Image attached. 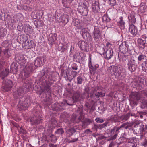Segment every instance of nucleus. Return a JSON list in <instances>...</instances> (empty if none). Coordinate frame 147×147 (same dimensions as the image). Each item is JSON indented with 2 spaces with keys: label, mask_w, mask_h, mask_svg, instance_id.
<instances>
[{
  "label": "nucleus",
  "mask_w": 147,
  "mask_h": 147,
  "mask_svg": "<svg viewBox=\"0 0 147 147\" xmlns=\"http://www.w3.org/2000/svg\"><path fill=\"white\" fill-rule=\"evenodd\" d=\"M130 104L132 106L136 105L137 104V101L140 100L142 97L141 94L139 92H131L130 95Z\"/></svg>",
  "instance_id": "obj_1"
},
{
  "label": "nucleus",
  "mask_w": 147,
  "mask_h": 147,
  "mask_svg": "<svg viewBox=\"0 0 147 147\" xmlns=\"http://www.w3.org/2000/svg\"><path fill=\"white\" fill-rule=\"evenodd\" d=\"M78 45L81 50L86 52L91 51L92 49V45L87 42L80 40L78 42Z\"/></svg>",
  "instance_id": "obj_2"
},
{
  "label": "nucleus",
  "mask_w": 147,
  "mask_h": 147,
  "mask_svg": "<svg viewBox=\"0 0 147 147\" xmlns=\"http://www.w3.org/2000/svg\"><path fill=\"white\" fill-rule=\"evenodd\" d=\"M13 86V83L11 80H3L2 85V90L4 92H7L11 89Z\"/></svg>",
  "instance_id": "obj_3"
},
{
  "label": "nucleus",
  "mask_w": 147,
  "mask_h": 147,
  "mask_svg": "<svg viewBox=\"0 0 147 147\" xmlns=\"http://www.w3.org/2000/svg\"><path fill=\"white\" fill-rule=\"evenodd\" d=\"M88 3L84 2L82 6H79L78 8V12L82 14V16H86L87 15L89 10L88 9Z\"/></svg>",
  "instance_id": "obj_4"
},
{
  "label": "nucleus",
  "mask_w": 147,
  "mask_h": 147,
  "mask_svg": "<svg viewBox=\"0 0 147 147\" xmlns=\"http://www.w3.org/2000/svg\"><path fill=\"white\" fill-rule=\"evenodd\" d=\"M30 104V101L28 99H26L24 101L21 99L17 106L19 110H22L26 109Z\"/></svg>",
  "instance_id": "obj_5"
},
{
  "label": "nucleus",
  "mask_w": 147,
  "mask_h": 147,
  "mask_svg": "<svg viewBox=\"0 0 147 147\" xmlns=\"http://www.w3.org/2000/svg\"><path fill=\"white\" fill-rule=\"evenodd\" d=\"M32 70L31 67H27L20 73L19 75L20 77L23 80L25 79L29 76Z\"/></svg>",
  "instance_id": "obj_6"
},
{
  "label": "nucleus",
  "mask_w": 147,
  "mask_h": 147,
  "mask_svg": "<svg viewBox=\"0 0 147 147\" xmlns=\"http://www.w3.org/2000/svg\"><path fill=\"white\" fill-rule=\"evenodd\" d=\"M27 91L26 88H24V86L22 87H20L14 93V97L16 98H18L20 96L23 95L24 93L26 92Z\"/></svg>",
  "instance_id": "obj_7"
},
{
  "label": "nucleus",
  "mask_w": 147,
  "mask_h": 147,
  "mask_svg": "<svg viewBox=\"0 0 147 147\" xmlns=\"http://www.w3.org/2000/svg\"><path fill=\"white\" fill-rule=\"evenodd\" d=\"M136 61L133 60H128L127 63V66L128 69L131 72H132L136 70L137 65H136Z\"/></svg>",
  "instance_id": "obj_8"
},
{
  "label": "nucleus",
  "mask_w": 147,
  "mask_h": 147,
  "mask_svg": "<svg viewBox=\"0 0 147 147\" xmlns=\"http://www.w3.org/2000/svg\"><path fill=\"white\" fill-rule=\"evenodd\" d=\"M42 119L40 117H34L28 119L27 120V122H29L32 125H35L40 123Z\"/></svg>",
  "instance_id": "obj_9"
},
{
  "label": "nucleus",
  "mask_w": 147,
  "mask_h": 147,
  "mask_svg": "<svg viewBox=\"0 0 147 147\" xmlns=\"http://www.w3.org/2000/svg\"><path fill=\"white\" fill-rule=\"evenodd\" d=\"M35 45L34 42L31 40L30 41H27L23 43L22 46L24 49H28L34 47Z\"/></svg>",
  "instance_id": "obj_10"
},
{
  "label": "nucleus",
  "mask_w": 147,
  "mask_h": 147,
  "mask_svg": "<svg viewBox=\"0 0 147 147\" xmlns=\"http://www.w3.org/2000/svg\"><path fill=\"white\" fill-rule=\"evenodd\" d=\"M44 62V58L42 57H39L34 60V63L36 67H39L42 65Z\"/></svg>",
  "instance_id": "obj_11"
},
{
  "label": "nucleus",
  "mask_w": 147,
  "mask_h": 147,
  "mask_svg": "<svg viewBox=\"0 0 147 147\" xmlns=\"http://www.w3.org/2000/svg\"><path fill=\"white\" fill-rule=\"evenodd\" d=\"M24 31L27 35L30 36V35L32 33V28L28 24H24Z\"/></svg>",
  "instance_id": "obj_12"
},
{
  "label": "nucleus",
  "mask_w": 147,
  "mask_h": 147,
  "mask_svg": "<svg viewBox=\"0 0 147 147\" xmlns=\"http://www.w3.org/2000/svg\"><path fill=\"white\" fill-rule=\"evenodd\" d=\"M69 20V16L66 14L62 15L59 18L60 22L62 23L64 25H65L68 23Z\"/></svg>",
  "instance_id": "obj_13"
},
{
  "label": "nucleus",
  "mask_w": 147,
  "mask_h": 147,
  "mask_svg": "<svg viewBox=\"0 0 147 147\" xmlns=\"http://www.w3.org/2000/svg\"><path fill=\"white\" fill-rule=\"evenodd\" d=\"M113 50L112 49H107L106 52L103 54L105 59L107 60L111 59L113 56Z\"/></svg>",
  "instance_id": "obj_14"
},
{
  "label": "nucleus",
  "mask_w": 147,
  "mask_h": 147,
  "mask_svg": "<svg viewBox=\"0 0 147 147\" xmlns=\"http://www.w3.org/2000/svg\"><path fill=\"white\" fill-rule=\"evenodd\" d=\"M72 105V104H69L67 102L66 100H64L62 102H61L59 103H56L55 104V105L57 106H59L61 109H65V107H64L67 105Z\"/></svg>",
  "instance_id": "obj_15"
},
{
  "label": "nucleus",
  "mask_w": 147,
  "mask_h": 147,
  "mask_svg": "<svg viewBox=\"0 0 147 147\" xmlns=\"http://www.w3.org/2000/svg\"><path fill=\"white\" fill-rule=\"evenodd\" d=\"M129 30L134 36H135L137 34L138 30L136 27L133 24L130 25Z\"/></svg>",
  "instance_id": "obj_16"
},
{
  "label": "nucleus",
  "mask_w": 147,
  "mask_h": 147,
  "mask_svg": "<svg viewBox=\"0 0 147 147\" xmlns=\"http://www.w3.org/2000/svg\"><path fill=\"white\" fill-rule=\"evenodd\" d=\"M125 24L123 18L122 17H120L117 22L118 25L121 29H124L125 28Z\"/></svg>",
  "instance_id": "obj_17"
},
{
  "label": "nucleus",
  "mask_w": 147,
  "mask_h": 147,
  "mask_svg": "<svg viewBox=\"0 0 147 147\" xmlns=\"http://www.w3.org/2000/svg\"><path fill=\"white\" fill-rule=\"evenodd\" d=\"M4 57L6 58H8L11 56L12 51L9 49H5L3 51Z\"/></svg>",
  "instance_id": "obj_18"
},
{
  "label": "nucleus",
  "mask_w": 147,
  "mask_h": 147,
  "mask_svg": "<svg viewBox=\"0 0 147 147\" xmlns=\"http://www.w3.org/2000/svg\"><path fill=\"white\" fill-rule=\"evenodd\" d=\"M88 66L90 71L91 74H92V73L96 71L95 68H94V66L92 64L90 55L89 57Z\"/></svg>",
  "instance_id": "obj_19"
},
{
  "label": "nucleus",
  "mask_w": 147,
  "mask_h": 147,
  "mask_svg": "<svg viewBox=\"0 0 147 147\" xmlns=\"http://www.w3.org/2000/svg\"><path fill=\"white\" fill-rule=\"evenodd\" d=\"M57 125L56 120L54 119H51L48 125V126L51 129H53Z\"/></svg>",
  "instance_id": "obj_20"
},
{
  "label": "nucleus",
  "mask_w": 147,
  "mask_h": 147,
  "mask_svg": "<svg viewBox=\"0 0 147 147\" xmlns=\"http://www.w3.org/2000/svg\"><path fill=\"white\" fill-rule=\"evenodd\" d=\"M66 76H65L66 79L71 82L73 78L71 75V74L70 71L69 69H67L65 71Z\"/></svg>",
  "instance_id": "obj_21"
},
{
  "label": "nucleus",
  "mask_w": 147,
  "mask_h": 147,
  "mask_svg": "<svg viewBox=\"0 0 147 147\" xmlns=\"http://www.w3.org/2000/svg\"><path fill=\"white\" fill-rule=\"evenodd\" d=\"M9 73L8 69H5V70L3 69L0 72V77L2 79H3L8 75Z\"/></svg>",
  "instance_id": "obj_22"
},
{
  "label": "nucleus",
  "mask_w": 147,
  "mask_h": 147,
  "mask_svg": "<svg viewBox=\"0 0 147 147\" xmlns=\"http://www.w3.org/2000/svg\"><path fill=\"white\" fill-rule=\"evenodd\" d=\"M73 99L74 101H80L82 99L81 95L79 92H76L74 94L73 97Z\"/></svg>",
  "instance_id": "obj_23"
},
{
  "label": "nucleus",
  "mask_w": 147,
  "mask_h": 147,
  "mask_svg": "<svg viewBox=\"0 0 147 147\" xmlns=\"http://www.w3.org/2000/svg\"><path fill=\"white\" fill-rule=\"evenodd\" d=\"M34 24L36 28H39L42 26L43 22L42 20H37L34 21Z\"/></svg>",
  "instance_id": "obj_24"
},
{
  "label": "nucleus",
  "mask_w": 147,
  "mask_h": 147,
  "mask_svg": "<svg viewBox=\"0 0 147 147\" xmlns=\"http://www.w3.org/2000/svg\"><path fill=\"white\" fill-rule=\"evenodd\" d=\"M119 49L120 51L124 54L127 51V47L125 44H122L120 45L119 47Z\"/></svg>",
  "instance_id": "obj_25"
},
{
  "label": "nucleus",
  "mask_w": 147,
  "mask_h": 147,
  "mask_svg": "<svg viewBox=\"0 0 147 147\" xmlns=\"http://www.w3.org/2000/svg\"><path fill=\"white\" fill-rule=\"evenodd\" d=\"M128 18L129 22L132 23H135L136 22V20L134 13L132 12L130 13L128 16Z\"/></svg>",
  "instance_id": "obj_26"
},
{
  "label": "nucleus",
  "mask_w": 147,
  "mask_h": 147,
  "mask_svg": "<svg viewBox=\"0 0 147 147\" xmlns=\"http://www.w3.org/2000/svg\"><path fill=\"white\" fill-rule=\"evenodd\" d=\"M89 94L88 89L87 88H85V92H83L81 95V98H82V99L85 98H88L89 97Z\"/></svg>",
  "instance_id": "obj_27"
},
{
  "label": "nucleus",
  "mask_w": 147,
  "mask_h": 147,
  "mask_svg": "<svg viewBox=\"0 0 147 147\" xmlns=\"http://www.w3.org/2000/svg\"><path fill=\"white\" fill-rule=\"evenodd\" d=\"M100 31L98 29L95 28L92 34V36L94 37H99L100 36Z\"/></svg>",
  "instance_id": "obj_28"
},
{
  "label": "nucleus",
  "mask_w": 147,
  "mask_h": 147,
  "mask_svg": "<svg viewBox=\"0 0 147 147\" xmlns=\"http://www.w3.org/2000/svg\"><path fill=\"white\" fill-rule=\"evenodd\" d=\"M130 115L133 116V115L131 113L129 112L127 114L123 115L121 116V118L123 120L125 121L127 120L129 117Z\"/></svg>",
  "instance_id": "obj_29"
},
{
  "label": "nucleus",
  "mask_w": 147,
  "mask_h": 147,
  "mask_svg": "<svg viewBox=\"0 0 147 147\" xmlns=\"http://www.w3.org/2000/svg\"><path fill=\"white\" fill-rule=\"evenodd\" d=\"M27 37H17L16 39L17 40V41L20 43L22 44L23 45V43H24L25 42L27 41Z\"/></svg>",
  "instance_id": "obj_30"
},
{
  "label": "nucleus",
  "mask_w": 147,
  "mask_h": 147,
  "mask_svg": "<svg viewBox=\"0 0 147 147\" xmlns=\"http://www.w3.org/2000/svg\"><path fill=\"white\" fill-rule=\"evenodd\" d=\"M102 20L103 22L108 23L110 22L111 19L110 18H108L107 15H104L102 17Z\"/></svg>",
  "instance_id": "obj_31"
},
{
  "label": "nucleus",
  "mask_w": 147,
  "mask_h": 147,
  "mask_svg": "<svg viewBox=\"0 0 147 147\" xmlns=\"http://www.w3.org/2000/svg\"><path fill=\"white\" fill-rule=\"evenodd\" d=\"M146 5L145 3H142L140 5V9L141 12H144L146 9Z\"/></svg>",
  "instance_id": "obj_32"
},
{
  "label": "nucleus",
  "mask_w": 147,
  "mask_h": 147,
  "mask_svg": "<svg viewBox=\"0 0 147 147\" xmlns=\"http://www.w3.org/2000/svg\"><path fill=\"white\" fill-rule=\"evenodd\" d=\"M132 126V124L131 123L127 122L123 124L121 126V127H123L125 129H127Z\"/></svg>",
  "instance_id": "obj_33"
},
{
  "label": "nucleus",
  "mask_w": 147,
  "mask_h": 147,
  "mask_svg": "<svg viewBox=\"0 0 147 147\" xmlns=\"http://www.w3.org/2000/svg\"><path fill=\"white\" fill-rule=\"evenodd\" d=\"M24 28L22 23H20L18 24L17 28L18 31H20L21 32H22L24 31Z\"/></svg>",
  "instance_id": "obj_34"
},
{
  "label": "nucleus",
  "mask_w": 147,
  "mask_h": 147,
  "mask_svg": "<svg viewBox=\"0 0 147 147\" xmlns=\"http://www.w3.org/2000/svg\"><path fill=\"white\" fill-rule=\"evenodd\" d=\"M92 11L95 13L98 12L100 10L99 6H98L92 5Z\"/></svg>",
  "instance_id": "obj_35"
},
{
  "label": "nucleus",
  "mask_w": 147,
  "mask_h": 147,
  "mask_svg": "<svg viewBox=\"0 0 147 147\" xmlns=\"http://www.w3.org/2000/svg\"><path fill=\"white\" fill-rule=\"evenodd\" d=\"M62 3L64 7L67 8L69 7V6L71 3H69V1L66 0H62Z\"/></svg>",
  "instance_id": "obj_36"
},
{
  "label": "nucleus",
  "mask_w": 147,
  "mask_h": 147,
  "mask_svg": "<svg viewBox=\"0 0 147 147\" xmlns=\"http://www.w3.org/2000/svg\"><path fill=\"white\" fill-rule=\"evenodd\" d=\"M18 59L20 61L23 63H25L26 62L25 59L22 55H20L18 57Z\"/></svg>",
  "instance_id": "obj_37"
},
{
  "label": "nucleus",
  "mask_w": 147,
  "mask_h": 147,
  "mask_svg": "<svg viewBox=\"0 0 147 147\" xmlns=\"http://www.w3.org/2000/svg\"><path fill=\"white\" fill-rule=\"evenodd\" d=\"M141 107L142 108H147V100H143L141 104Z\"/></svg>",
  "instance_id": "obj_38"
},
{
  "label": "nucleus",
  "mask_w": 147,
  "mask_h": 147,
  "mask_svg": "<svg viewBox=\"0 0 147 147\" xmlns=\"http://www.w3.org/2000/svg\"><path fill=\"white\" fill-rule=\"evenodd\" d=\"M84 81V78L81 76H78L77 79V83L78 84H81Z\"/></svg>",
  "instance_id": "obj_39"
},
{
  "label": "nucleus",
  "mask_w": 147,
  "mask_h": 147,
  "mask_svg": "<svg viewBox=\"0 0 147 147\" xmlns=\"http://www.w3.org/2000/svg\"><path fill=\"white\" fill-rule=\"evenodd\" d=\"M81 34L83 37H89L90 36L89 33L85 30H82Z\"/></svg>",
  "instance_id": "obj_40"
},
{
  "label": "nucleus",
  "mask_w": 147,
  "mask_h": 147,
  "mask_svg": "<svg viewBox=\"0 0 147 147\" xmlns=\"http://www.w3.org/2000/svg\"><path fill=\"white\" fill-rule=\"evenodd\" d=\"M146 56L144 55H140L138 57V59L139 61H140L142 60H144L146 59Z\"/></svg>",
  "instance_id": "obj_41"
},
{
  "label": "nucleus",
  "mask_w": 147,
  "mask_h": 147,
  "mask_svg": "<svg viewBox=\"0 0 147 147\" xmlns=\"http://www.w3.org/2000/svg\"><path fill=\"white\" fill-rule=\"evenodd\" d=\"M50 87L49 85H47L45 86L43 90L44 92H46L48 93L50 92Z\"/></svg>",
  "instance_id": "obj_42"
},
{
  "label": "nucleus",
  "mask_w": 147,
  "mask_h": 147,
  "mask_svg": "<svg viewBox=\"0 0 147 147\" xmlns=\"http://www.w3.org/2000/svg\"><path fill=\"white\" fill-rule=\"evenodd\" d=\"M95 95L97 97L99 98V97L104 96H105V94L101 92H98L95 94Z\"/></svg>",
  "instance_id": "obj_43"
},
{
  "label": "nucleus",
  "mask_w": 147,
  "mask_h": 147,
  "mask_svg": "<svg viewBox=\"0 0 147 147\" xmlns=\"http://www.w3.org/2000/svg\"><path fill=\"white\" fill-rule=\"evenodd\" d=\"M56 37H49L48 40L49 43L51 44H53L56 40Z\"/></svg>",
  "instance_id": "obj_44"
},
{
  "label": "nucleus",
  "mask_w": 147,
  "mask_h": 147,
  "mask_svg": "<svg viewBox=\"0 0 147 147\" xmlns=\"http://www.w3.org/2000/svg\"><path fill=\"white\" fill-rule=\"evenodd\" d=\"M108 3L110 5L113 6L116 3V0H109Z\"/></svg>",
  "instance_id": "obj_45"
},
{
  "label": "nucleus",
  "mask_w": 147,
  "mask_h": 147,
  "mask_svg": "<svg viewBox=\"0 0 147 147\" xmlns=\"http://www.w3.org/2000/svg\"><path fill=\"white\" fill-rule=\"evenodd\" d=\"M64 132V131L62 128H60L57 130L55 131V133L56 134L61 135L63 134Z\"/></svg>",
  "instance_id": "obj_46"
},
{
  "label": "nucleus",
  "mask_w": 147,
  "mask_h": 147,
  "mask_svg": "<svg viewBox=\"0 0 147 147\" xmlns=\"http://www.w3.org/2000/svg\"><path fill=\"white\" fill-rule=\"evenodd\" d=\"M7 34L5 29L3 30L2 32L0 31V37H4L6 36Z\"/></svg>",
  "instance_id": "obj_47"
},
{
  "label": "nucleus",
  "mask_w": 147,
  "mask_h": 147,
  "mask_svg": "<svg viewBox=\"0 0 147 147\" xmlns=\"http://www.w3.org/2000/svg\"><path fill=\"white\" fill-rule=\"evenodd\" d=\"M95 120L97 123H102L104 122V120L101 119L99 117H97L96 118Z\"/></svg>",
  "instance_id": "obj_48"
},
{
  "label": "nucleus",
  "mask_w": 147,
  "mask_h": 147,
  "mask_svg": "<svg viewBox=\"0 0 147 147\" xmlns=\"http://www.w3.org/2000/svg\"><path fill=\"white\" fill-rule=\"evenodd\" d=\"M56 103L54 104L52 106L53 107V110H54L56 111H58L61 109V108L59 106H57L56 105H55V104Z\"/></svg>",
  "instance_id": "obj_49"
},
{
  "label": "nucleus",
  "mask_w": 147,
  "mask_h": 147,
  "mask_svg": "<svg viewBox=\"0 0 147 147\" xmlns=\"http://www.w3.org/2000/svg\"><path fill=\"white\" fill-rule=\"evenodd\" d=\"M108 13L110 17L111 18L114 19L115 17V15L114 13L113 12L111 11V12H109Z\"/></svg>",
  "instance_id": "obj_50"
},
{
  "label": "nucleus",
  "mask_w": 147,
  "mask_h": 147,
  "mask_svg": "<svg viewBox=\"0 0 147 147\" xmlns=\"http://www.w3.org/2000/svg\"><path fill=\"white\" fill-rule=\"evenodd\" d=\"M109 123V122L107 121L105 122L102 124L101 125L100 128H104L105 127H107V125Z\"/></svg>",
  "instance_id": "obj_51"
},
{
  "label": "nucleus",
  "mask_w": 147,
  "mask_h": 147,
  "mask_svg": "<svg viewBox=\"0 0 147 147\" xmlns=\"http://www.w3.org/2000/svg\"><path fill=\"white\" fill-rule=\"evenodd\" d=\"M71 73L72 75V77H73V79L78 74L77 72L74 71H72Z\"/></svg>",
  "instance_id": "obj_52"
},
{
  "label": "nucleus",
  "mask_w": 147,
  "mask_h": 147,
  "mask_svg": "<svg viewBox=\"0 0 147 147\" xmlns=\"http://www.w3.org/2000/svg\"><path fill=\"white\" fill-rule=\"evenodd\" d=\"M144 125L143 124H142L141 125L140 127V134H142L144 130Z\"/></svg>",
  "instance_id": "obj_53"
},
{
  "label": "nucleus",
  "mask_w": 147,
  "mask_h": 147,
  "mask_svg": "<svg viewBox=\"0 0 147 147\" xmlns=\"http://www.w3.org/2000/svg\"><path fill=\"white\" fill-rule=\"evenodd\" d=\"M138 42L140 43V44L144 46L145 45V42L144 41L141 39H138Z\"/></svg>",
  "instance_id": "obj_54"
},
{
  "label": "nucleus",
  "mask_w": 147,
  "mask_h": 147,
  "mask_svg": "<svg viewBox=\"0 0 147 147\" xmlns=\"http://www.w3.org/2000/svg\"><path fill=\"white\" fill-rule=\"evenodd\" d=\"M99 1H95L94 3H93V4H92V5L99 6Z\"/></svg>",
  "instance_id": "obj_55"
},
{
  "label": "nucleus",
  "mask_w": 147,
  "mask_h": 147,
  "mask_svg": "<svg viewBox=\"0 0 147 147\" xmlns=\"http://www.w3.org/2000/svg\"><path fill=\"white\" fill-rule=\"evenodd\" d=\"M136 139V138L135 137H133L132 138H130L129 140V142L133 143L135 142L134 140Z\"/></svg>",
  "instance_id": "obj_56"
},
{
  "label": "nucleus",
  "mask_w": 147,
  "mask_h": 147,
  "mask_svg": "<svg viewBox=\"0 0 147 147\" xmlns=\"http://www.w3.org/2000/svg\"><path fill=\"white\" fill-rule=\"evenodd\" d=\"M86 121L88 123V124H90L92 123V121L90 119L86 118Z\"/></svg>",
  "instance_id": "obj_57"
},
{
  "label": "nucleus",
  "mask_w": 147,
  "mask_h": 147,
  "mask_svg": "<svg viewBox=\"0 0 147 147\" xmlns=\"http://www.w3.org/2000/svg\"><path fill=\"white\" fill-rule=\"evenodd\" d=\"M107 1V0H99L101 4L103 5H105Z\"/></svg>",
  "instance_id": "obj_58"
},
{
  "label": "nucleus",
  "mask_w": 147,
  "mask_h": 147,
  "mask_svg": "<svg viewBox=\"0 0 147 147\" xmlns=\"http://www.w3.org/2000/svg\"><path fill=\"white\" fill-rule=\"evenodd\" d=\"M69 132L71 133V134L72 135L75 132V130L74 129L71 128L69 129Z\"/></svg>",
  "instance_id": "obj_59"
},
{
  "label": "nucleus",
  "mask_w": 147,
  "mask_h": 147,
  "mask_svg": "<svg viewBox=\"0 0 147 147\" xmlns=\"http://www.w3.org/2000/svg\"><path fill=\"white\" fill-rule=\"evenodd\" d=\"M114 142H112L110 143L108 147H113L114 146Z\"/></svg>",
  "instance_id": "obj_60"
},
{
  "label": "nucleus",
  "mask_w": 147,
  "mask_h": 147,
  "mask_svg": "<svg viewBox=\"0 0 147 147\" xmlns=\"http://www.w3.org/2000/svg\"><path fill=\"white\" fill-rule=\"evenodd\" d=\"M117 136V134H115L113 136H112L110 138V140H114L116 138V137Z\"/></svg>",
  "instance_id": "obj_61"
},
{
  "label": "nucleus",
  "mask_w": 147,
  "mask_h": 147,
  "mask_svg": "<svg viewBox=\"0 0 147 147\" xmlns=\"http://www.w3.org/2000/svg\"><path fill=\"white\" fill-rule=\"evenodd\" d=\"M80 55L82 57V58L85 57L86 56V55L85 53H80Z\"/></svg>",
  "instance_id": "obj_62"
},
{
  "label": "nucleus",
  "mask_w": 147,
  "mask_h": 147,
  "mask_svg": "<svg viewBox=\"0 0 147 147\" xmlns=\"http://www.w3.org/2000/svg\"><path fill=\"white\" fill-rule=\"evenodd\" d=\"M49 147H56L57 146L52 144H50L49 145Z\"/></svg>",
  "instance_id": "obj_63"
},
{
  "label": "nucleus",
  "mask_w": 147,
  "mask_h": 147,
  "mask_svg": "<svg viewBox=\"0 0 147 147\" xmlns=\"http://www.w3.org/2000/svg\"><path fill=\"white\" fill-rule=\"evenodd\" d=\"M143 36H144V37H147V31H145V32L144 34L142 36V37Z\"/></svg>",
  "instance_id": "obj_64"
}]
</instances>
